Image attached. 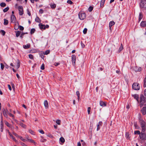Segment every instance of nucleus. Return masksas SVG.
<instances>
[{"instance_id":"1","label":"nucleus","mask_w":146,"mask_h":146,"mask_svg":"<svg viewBox=\"0 0 146 146\" xmlns=\"http://www.w3.org/2000/svg\"><path fill=\"white\" fill-rule=\"evenodd\" d=\"M3 113L4 116L6 118L8 117L7 114H9L10 116L11 117L13 118L14 117V115L11 113H9L7 109H6L5 110V109H4V110L3 111Z\"/></svg>"},{"instance_id":"2","label":"nucleus","mask_w":146,"mask_h":146,"mask_svg":"<svg viewBox=\"0 0 146 146\" xmlns=\"http://www.w3.org/2000/svg\"><path fill=\"white\" fill-rule=\"evenodd\" d=\"M132 87L133 89L135 90H139L140 88L139 85L138 83H134L132 85Z\"/></svg>"},{"instance_id":"3","label":"nucleus","mask_w":146,"mask_h":146,"mask_svg":"<svg viewBox=\"0 0 146 146\" xmlns=\"http://www.w3.org/2000/svg\"><path fill=\"white\" fill-rule=\"evenodd\" d=\"M78 15L80 19L81 20H84L86 17V14L84 13L80 12L78 14Z\"/></svg>"},{"instance_id":"4","label":"nucleus","mask_w":146,"mask_h":146,"mask_svg":"<svg viewBox=\"0 0 146 146\" xmlns=\"http://www.w3.org/2000/svg\"><path fill=\"white\" fill-rule=\"evenodd\" d=\"M141 126L143 131L144 132L146 129V123L142 121L141 123Z\"/></svg>"},{"instance_id":"5","label":"nucleus","mask_w":146,"mask_h":146,"mask_svg":"<svg viewBox=\"0 0 146 146\" xmlns=\"http://www.w3.org/2000/svg\"><path fill=\"white\" fill-rule=\"evenodd\" d=\"M140 138L142 140H146V135L144 133H141L139 135Z\"/></svg>"},{"instance_id":"6","label":"nucleus","mask_w":146,"mask_h":146,"mask_svg":"<svg viewBox=\"0 0 146 146\" xmlns=\"http://www.w3.org/2000/svg\"><path fill=\"white\" fill-rule=\"evenodd\" d=\"M140 6L141 8L146 9V3H144L143 1H141L140 3Z\"/></svg>"},{"instance_id":"7","label":"nucleus","mask_w":146,"mask_h":146,"mask_svg":"<svg viewBox=\"0 0 146 146\" xmlns=\"http://www.w3.org/2000/svg\"><path fill=\"white\" fill-rule=\"evenodd\" d=\"M72 58L73 64V65H74L75 64L76 56L75 55H73L72 56Z\"/></svg>"},{"instance_id":"8","label":"nucleus","mask_w":146,"mask_h":146,"mask_svg":"<svg viewBox=\"0 0 146 146\" xmlns=\"http://www.w3.org/2000/svg\"><path fill=\"white\" fill-rule=\"evenodd\" d=\"M141 111L143 115L146 114V107H143L141 110Z\"/></svg>"},{"instance_id":"9","label":"nucleus","mask_w":146,"mask_h":146,"mask_svg":"<svg viewBox=\"0 0 146 146\" xmlns=\"http://www.w3.org/2000/svg\"><path fill=\"white\" fill-rule=\"evenodd\" d=\"M11 22L12 23H15L16 21V18L14 15H12L11 16Z\"/></svg>"},{"instance_id":"10","label":"nucleus","mask_w":146,"mask_h":146,"mask_svg":"<svg viewBox=\"0 0 146 146\" xmlns=\"http://www.w3.org/2000/svg\"><path fill=\"white\" fill-rule=\"evenodd\" d=\"M44 104L45 108H48V101L47 100L44 101Z\"/></svg>"},{"instance_id":"11","label":"nucleus","mask_w":146,"mask_h":146,"mask_svg":"<svg viewBox=\"0 0 146 146\" xmlns=\"http://www.w3.org/2000/svg\"><path fill=\"white\" fill-rule=\"evenodd\" d=\"M134 69L136 72H140L141 70V68L139 67H138L137 66L135 67Z\"/></svg>"},{"instance_id":"12","label":"nucleus","mask_w":146,"mask_h":146,"mask_svg":"<svg viewBox=\"0 0 146 146\" xmlns=\"http://www.w3.org/2000/svg\"><path fill=\"white\" fill-rule=\"evenodd\" d=\"M140 26L142 27H146V21H142L140 24Z\"/></svg>"},{"instance_id":"13","label":"nucleus","mask_w":146,"mask_h":146,"mask_svg":"<svg viewBox=\"0 0 146 146\" xmlns=\"http://www.w3.org/2000/svg\"><path fill=\"white\" fill-rule=\"evenodd\" d=\"M15 8L18 9H23V7L22 6H18L17 4H15Z\"/></svg>"},{"instance_id":"14","label":"nucleus","mask_w":146,"mask_h":146,"mask_svg":"<svg viewBox=\"0 0 146 146\" xmlns=\"http://www.w3.org/2000/svg\"><path fill=\"white\" fill-rule=\"evenodd\" d=\"M100 105L102 106H106V104L105 102H104L102 101H100Z\"/></svg>"},{"instance_id":"15","label":"nucleus","mask_w":146,"mask_h":146,"mask_svg":"<svg viewBox=\"0 0 146 146\" xmlns=\"http://www.w3.org/2000/svg\"><path fill=\"white\" fill-rule=\"evenodd\" d=\"M106 0H102L100 4V6L101 8H102L104 7V5L105 3Z\"/></svg>"},{"instance_id":"16","label":"nucleus","mask_w":146,"mask_h":146,"mask_svg":"<svg viewBox=\"0 0 146 146\" xmlns=\"http://www.w3.org/2000/svg\"><path fill=\"white\" fill-rule=\"evenodd\" d=\"M31 46L30 44H27V45H23V47L24 49H27L29 48Z\"/></svg>"},{"instance_id":"17","label":"nucleus","mask_w":146,"mask_h":146,"mask_svg":"<svg viewBox=\"0 0 146 146\" xmlns=\"http://www.w3.org/2000/svg\"><path fill=\"white\" fill-rule=\"evenodd\" d=\"M16 33V36L17 37H18L20 35L21 32L19 31H15Z\"/></svg>"},{"instance_id":"18","label":"nucleus","mask_w":146,"mask_h":146,"mask_svg":"<svg viewBox=\"0 0 146 146\" xmlns=\"http://www.w3.org/2000/svg\"><path fill=\"white\" fill-rule=\"evenodd\" d=\"M133 96L134 98L136 99L137 102H138V99H139V96L137 94H134L133 95Z\"/></svg>"},{"instance_id":"19","label":"nucleus","mask_w":146,"mask_h":146,"mask_svg":"<svg viewBox=\"0 0 146 146\" xmlns=\"http://www.w3.org/2000/svg\"><path fill=\"white\" fill-rule=\"evenodd\" d=\"M123 49V45L122 44H121V46L118 50V52H120Z\"/></svg>"},{"instance_id":"20","label":"nucleus","mask_w":146,"mask_h":146,"mask_svg":"<svg viewBox=\"0 0 146 146\" xmlns=\"http://www.w3.org/2000/svg\"><path fill=\"white\" fill-rule=\"evenodd\" d=\"M102 121H100L99 122L98 125H97V131H98L100 129V127H99L100 125H102Z\"/></svg>"},{"instance_id":"21","label":"nucleus","mask_w":146,"mask_h":146,"mask_svg":"<svg viewBox=\"0 0 146 146\" xmlns=\"http://www.w3.org/2000/svg\"><path fill=\"white\" fill-rule=\"evenodd\" d=\"M146 98L143 94H141L140 96V101H145V99Z\"/></svg>"},{"instance_id":"22","label":"nucleus","mask_w":146,"mask_h":146,"mask_svg":"<svg viewBox=\"0 0 146 146\" xmlns=\"http://www.w3.org/2000/svg\"><path fill=\"white\" fill-rule=\"evenodd\" d=\"M3 123L2 121H1V131L2 132L3 131Z\"/></svg>"},{"instance_id":"23","label":"nucleus","mask_w":146,"mask_h":146,"mask_svg":"<svg viewBox=\"0 0 146 146\" xmlns=\"http://www.w3.org/2000/svg\"><path fill=\"white\" fill-rule=\"evenodd\" d=\"M4 122L5 123V124L8 127H11V125L7 121H5Z\"/></svg>"},{"instance_id":"24","label":"nucleus","mask_w":146,"mask_h":146,"mask_svg":"<svg viewBox=\"0 0 146 146\" xmlns=\"http://www.w3.org/2000/svg\"><path fill=\"white\" fill-rule=\"evenodd\" d=\"M17 65L16 66V68H17L18 69L20 67V62L19 60L18 59L17 60Z\"/></svg>"},{"instance_id":"25","label":"nucleus","mask_w":146,"mask_h":146,"mask_svg":"<svg viewBox=\"0 0 146 146\" xmlns=\"http://www.w3.org/2000/svg\"><path fill=\"white\" fill-rule=\"evenodd\" d=\"M39 26L40 27L41 29H45L44 25L39 24Z\"/></svg>"},{"instance_id":"26","label":"nucleus","mask_w":146,"mask_h":146,"mask_svg":"<svg viewBox=\"0 0 146 146\" xmlns=\"http://www.w3.org/2000/svg\"><path fill=\"white\" fill-rule=\"evenodd\" d=\"M145 101H140V107H142L145 103Z\"/></svg>"},{"instance_id":"27","label":"nucleus","mask_w":146,"mask_h":146,"mask_svg":"<svg viewBox=\"0 0 146 146\" xmlns=\"http://www.w3.org/2000/svg\"><path fill=\"white\" fill-rule=\"evenodd\" d=\"M143 17V15L142 13H139V20L140 21V20Z\"/></svg>"},{"instance_id":"28","label":"nucleus","mask_w":146,"mask_h":146,"mask_svg":"<svg viewBox=\"0 0 146 146\" xmlns=\"http://www.w3.org/2000/svg\"><path fill=\"white\" fill-rule=\"evenodd\" d=\"M8 23V20L4 19V24L5 25H7Z\"/></svg>"},{"instance_id":"29","label":"nucleus","mask_w":146,"mask_h":146,"mask_svg":"<svg viewBox=\"0 0 146 146\" xmlns=\"http://www.w3.org/2000/svg\"><path fill=\"white\" fill-rule=\"evenodd\" d=\"M35 21L37 22L40 23V20L39 19V18L37 17L35 18Z\"/></svg>"},{"instance_id":"30","label":"nucleus","mask_w":146,"mask_h":146,"mask_svg":"<svg viewBox=\"0 0 146 146\" xmlns=\"http://www.w3.org/2000/svg\"><path fill=\"white\" fill-rule=\"evenodd\" d=\"M60 141L62 143H64L65 142L64 139L62 137H61L60 138Z\"/></svg>"},{"instance_id":"31","label":"nucleus","mask_w":146,"mask_h":146,"mask_svg":"<svg viewBox=\"0 0 146 146\" xmlns=\"http://www.w3.org/2000/svg\"><path fill=\"white\" fill-rule=\"evenodd\" d=\"M115 24V22L113 21H110L109 23V25L110 26H112Z\"/></svg>"},{"instance_id":"32","label":"nucleus","mask_w":146,"mask_h":146,"mask_svg":"<svg viewBox=\"0 0 146 146\" xmlns=\"http://www.w3.org/2000/svg\"><path fill=\"white\" fill-rule=\"evenodd\" d=\"M19 14L21 15H23V10H19Z\"/></svg>"},{"instance_id":"33","label":"nucleus","mask_w":146,"mask_h":146,"mask_svg":"<svg viewBox=\"0 0 146 146\" xmlns=\"http://www.w3.org/2000/svg\"><path fill=\"white\" fill-rule=\"evenodd\" d=\"M50 7L52 9L55 8L56 7V5L55 4H51L50 5Z\"/></svg>"},{"instance_id":"34","label":"nucleus","mask_w":146,"mask_h":146,"mask_svg":"<svg viewBox=\"0 0 146 146\" xmlns=\"http://www.w3.org/2000/svg\"><path fill=\"white\" fill-rule=\"evenodd\" d=\"M134 134H138L140 135L141 134V133L139 131L137 130L134 131Z\"/></svg>"},{"instance_id":"35","label":"nucleus","mask_w":146,"mask_h":146,"mask_svg":"<svg viewBox=\"0 0 146 146\" xmlns=\"http://www.w3.org/2000/svg\"><path fill=\"white\" fill-rule=\"evenodd\" d=\"M50 50H46L45 52L44 53V54L45 55H47L49 53H50Z\"/></svg>"},{"instance_id":"36","label":"nucleus","mask_w":146,"mask_h":146,"mask_svg":"<svg viewBox=\"0 0 146 146\" xmlns=\"http://www.w3.org/2000/svg\"><path fill=\"white\" fill-rule=\"evenodd\" d=\"M20 125L22 127H23V128H26V126L23 124V123H21L20 124Z\"/></svg>"},{"instance_id":"37","label":"nucleus","mask_w":146,"mask_h":146,"mask_svg":"<svg viewBox=\"0 0 146 146\" xmlns=\"http://www.w3.org/2000/svg\"><path fill=\"white\" fill-rule=\"evenodd\" d=\"M19 28V26L18 25H17L16 24H15V26L14 27V29L15 30H17Z\"/></svg>"},{"instance_id":"38","label":"nucleus","mask_w":146,"mask_h":146,"mask_svg":"<svg viewBox=\"0 0 146 146\" xmlns=\"http://www.w3.org/2000/svg\"><path fill=\"white\" fill-rule=\"evenodd\" d=\"M35 31V30L34 29H32L31 30V34H33Z\"/></svg>"},{"instance_id":"39","label":"nucleus","mask_w":146,"mask_h":146,"mask_svg":"<svg viewBox=\"0 0 146 146\" xmlns=\"http://www.w3.org/2000/svg\"><path fill=\"white\" fill-rule=\"evenodd\" d=\"M0 6L2 7H4L6 6V4L5 3H1L0 4Z\"/></svg>"},{"instance_id":"40","label":"nucleus","mask_w":146,"mask_h":146,"mask_svg":"<svg viewBox=\"0 0 146 146\" xmlns=\"http://www.w3.org/2000/svg\"><path fill=\"white\" fill-rule=\"evenodd\" d=\"M29 58L31 59H33V56L31 54H30L29 55Z\"/></svg>"},{"instance_id":"41","label":"nucleus","mask_w":146,"mask_h":146,"mask_svg":"<svg viewBox=\"0 0 146 146\" xmlns=\"http://www.w3.org/2000/svg\"><path fill=\"white\" fill-rule=\"evenodd\" d=\"M19 29L21 31H23L24 30V27L21 26L20 25L19 26Z\"/></svg>"},{"instance_id":"42","label":"nucleus","mask_w":146,"mask_h":146,"mask_svg":"<svg viewBox=\"0 0 146 146\" xmlns=\"http://www.w3.org/2000/svg\"><path fill=\"white\" fill-rule=\"evenodd\" d=\"M19 138L22 141H23V142H25L26 141V139L23 138L22 137L20 136V137H19Z\"/></svg>"},{"instance_id":"43","label":"nucleus","mask_w":146,"mask_h":146,"mask_svg":"<svg viewBox=\"0 0 146 146\" xmlns=\"http://www.w3.org/2000/svg\"><path fill=\"white\" fill-rule=\"evenodd\" d=\"M144 86L146 87V78H145L144 81Z\"/></svg>"},{"instance_id":"44","label":"nucleus","mask_w":146,"mask_h":146,"mask_svg":"<svg viewBox=\"0 0 146 146\" xmlns=\"http://www.w3.org/2000/svg\"><path fill=\"white\" fill-rule=\"evenodd\" d=\"M4 65L3 63L1 64V70H2L4 68Z\"/></svg>"},{"instance_id":"45","label":"nucleus","mask_w":146,"mask_h":146,"mask_svg":"<svg viewBox=\"0 0 146 146\" xmlns=\"http://www.w3.org/2000/svg\"><path fill=\"white\" fill-rule=\"evenodd\" d=\"M87 31V29L86 28H85L83 31V33L84 34H86Z\"/></svg>"},{"instance_id":"46","label":"nucleus","mask_w":146,"mask_h":146,"mask_svg":"<svg viewBox=\"0 0 146 146\" xmlns=\"http://www.w3.org/2000/svg\"><path fill=\"white\" fill-rule=\"evenodd\" d=\"M40 68L42 70H44V64H42L41 65Z\"/></svg>"},{"instance_id":"47","label":"nucleus","mask_w":146,"mask_h":146,"mask_svg":"<svg viewBox=\"0 0 146 146\" xmlns=\"http://www.w3.org/2000/svg\"><path fill=\"white\" fill-rule=\"evenodd\" d=\"M91 108L90 107H89L88 108V114H89L90 113V111Z\"/></svg>"},{"instance_id":"48","label":"nucleus","mask_w":146,"mask_h":146,"mask_svg":"<svg viewBox=\"0 0 146 146\" xmlns=\"http://www.w3.org/2000/svg\"><path fill=\"white\" fill-rule=\"evenodd\" d=\"M1 33H2V34L3 35H5V32L4 31H3V30H1Z\"/></svg>"},{"instance_id":"49","label":"nucleus","mask_w":146,"mask_h":146,"mask_svg":"<svg viewBox=\"0 0 146 146\" xmlns=\"http://www.w3.org/2000/svg\"><path fill=\"white\" fill-rule=\"evenodd\" d=\"M29 132L32 134H34V132L31 129L29 130Z\"/></svg>"},{"instance_id":"50","label":"nucleus","mask_w":146,"mask_h":146,"mask_svg":"<svg viewBox=\"0 0 146 146\" xmlns=\"http://www.w3.org/2000/svg\"><path fill=\"white\" fill-rule=\"evenodd\" d=\"M67 3H68L70 4H71L72 3V2L70 0H68L67 1Z\"/></svg>"},{"instance_id":"51","label":"nucleus","mask_w":146,"mask_h":146,"mask_svg":"<svg viewBox=\"0 0 146 146\" xmlns=\"http://www.w3.org/2000/svg\"><path fill=\"white\" fill-rule=\"evenodd\" d=\"M30 142L32 143H33L34 144H35V142L32 139H29V140Z\"/></svg>"},{"instance_id":"52","label":"nucleus","mask_w":146,"mask_h":146,"mask_svg":"<svg viewBox=\"0 0 146 146\" xmlns=\"http://www.w3.org/2000/svg\"><path fill=\"white\" fill-rule=\"evenodd\" d=\"M13 134L14 135H15V136H16L17 137H18L19 138V137H20V136H19L17 134H16V133H14V132L13 133Z\"/></svg>"},{"instance_id":"53","label":"nucleus","mask_w":146,"mask_h":146,"mask_svg":"<svg viewBox=\"0 0 146 146\" xmlns=\"http://www.w3.org/2000/svg\"><path fill=\"white\" fill-rule=\"evenodd\" d=\"M60 120H57L56 121V123L58 125H60Z\"/></svg>"},{"instance_id":"54","label":"nucleus","mask_w":146,"mask_h":146,"mask_svg":"<svg viewBox=\"0 0 146 146\" xmlns=\"http://www.w3.org/2000/svg\"><path fill=\"white\" fill-rule=\"evenodd\" d=\"M81 44L82 47L83 48H84L85 47V46L84 44L83 43H82V42H81Z\"/></svg>"},{"instance_id":"55","label":"nucleus","mask_w":146,"mask_h":146,"mask_svg":"<svg viewBox=\"0 0 146 146\" xmlns=\"http://www.w3.org/2000/svg\"><path fill=\"white\" fill-rule=\"evenodd\" d=\"M46 141V139H42L40 140V141L42 142H44Z\"/></svg>"},{"instance_id":"56","label":"nucleus","mask_w":146,"mask_h":146,"mask_svg":"<svg viewBox=\"0 0 146 146\" xmlns=\"http://www.w3.org/2000/svg\"><path fill=\"white\" fill-rule=\"evenodd\" d=\"M125 136H126V137L127 138H129V134H128V133H126V134H125Z\"/></svg>"},{"instance_id":"57","label":"nucleus","mask_w":146,"mask_h":146,"mask_svg":"<svg viewBox=\"0 0 146 146\" xmlns=\"http://www.w3.org/2000/svg\"><path fill=\"white\" fill-rule=\"evenodd\" d=\"M25 34V33H22V34H21L20 37L22 38L23 37V35Z\"/></svg>"},{"instance_id":"58","label":"nucleus","mask_w":146,"mask_h":146,"mask_svg":"<svg viewBox=\"0 0 146 146\" xmlns=\"http://www.w3.org/2000/svg\"><path fill=\"white\" fill-rule=\"evenodd\" d=\"M11 137L13 140L15 141V142H16L17 141V140L15 139V137H13V136H11Z\"/></svg>"},{"instance_id":"59","label":"nucleus","mask_w":146,"mask_h":146,"mask_svg":"<svg viewBox=\"0 0 146 146\" xmlns=\"http://www.w3.org/2000/svg\"><path fill=\"white\" fill-rule=\"evenodd\" d=\"M48 136L50 138H52L53 137V136L50 134H49L48 135Z\"/></svg>"},{"instance_id":"60","label":"nucleus","mask_w":146,"mask_h":146,"mask_svg":"<svg viewBox=\"0 0 146 146\" xmlns=\"http://www.w3.org/2000/svg\"><path fill=\"white\" fill-rule=\"evenodd\" d=\"M8 86L9 89L10 90H12V89H11V88L10 85H8Z\"/></svg>"},{"instance_id":"61","label":"nucleus","mask_w":146,"mask_h":146,"mask_svg":"<svg viewBox=\"0 0 146 146\" xmlns=\"http://www.w3.org/2000/svg\"><path fill=\"white\" fill-rule=\"evenodd\" d=\"M76 94L78 96H80V93L78 91H77L76 92Z\"/></svg>"},{"instance_id":"62","label":"nucleus","mask_w":146,"mask_h":146,"mask_svg":"<svg viewBox=\"0 0 146 146\" xmlns=\"http://www.w3.org/2000/svg\"><path fill=\"white\" fill-rule=\"evenodd\" d=\"M39 132L42 134H44V131L42 130H39Z\"/></svg>"},{"instance_id":"63","label":"nucleus","mask_w":146,"mask_h":146,"mask_svg":"<svg viewBox=\"0 0 146 146\" xmlns=\"http://www.w3.org/2000/svg\"><path fill=\"white\" fill-rule=\"evenodd\" d=\"M77 146H81V144L80 142H78V143Z\"/></svg>"},{"instance_id":"64","label":"nucleus","mask_w":146,"mask_h":146,"mask_svg":"<svg viewBox=\"0 0 146 146\" xmlns=\"http://www.w3.org/2000/svg\"><path fill=\"white\" fill-rule=\"evenodd\" d=\"M144 95L146 96V89L144 90Z\"/></svg>"}]
</instances>
